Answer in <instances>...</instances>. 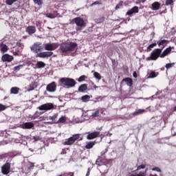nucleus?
<instances>
[{
  "label": "nucleus",
  "mask_w": 176,
  "mask_h": 176,
  "mask_svg": "<svg viewBox=\"0 0 176 176\" xmlns=\"http://www.w3.org/2000/svg\"><path fill=\"white\" fill-rule=\"evenodd\" d=\"M156 76H157V74H156V72H151L148 75V78H156Z\"/></svg>",
  "instance_id": "nucleus-35"
},
{
  "label": "nucleus",
  "mask_w": 176,
  "mask_h": 176,
  "mask_svg": "<svg viewBox=\"0 0 176 176\" xmlns=\"http://www.w3.org/2000/svg\"><path fill=\"white\" fill-rule=\"evenodd\" d=\"M78 47V44L74 42L63 43L60 45V50L62 53H69V52H75Z\"/></svg>",
  "instance_id": "nucleus-1"
},
{
  "label": "nucleus",
  "mask_w": 176,
  "mask_h": 176,
  "mask_svg": "<svg viewBox=\"0 0 176 176\" xmlns=\"http://www.w3.org/2000/svg\"><path fill=\"white\" fill-rule=\"evenodd\" d=\"M144 168H145V165L144 164H142V165L138 166L137 171H138V170H142Z\"/></svg>",
  "instance_id": "nucleus-49"
},
{
  "label": "nucleus",
  "mask_w": 176,
  "mask_h": 176,
  "mask_svg": "<svg viewBox=\"0 0 176 176\" xmlns=\"http://www.w3.org/2000/svg\"><path fill=\"white\" fill-rule=\"evenodd\" d=\"M58 47V44L56 43H47L45 45V50H47L48 52H53V50H56Z\"/></svg>",
  "instance_id": "nucleus-8"
},
{
  "label": "nucleus",
  "mask_w": 176,
  "mask_h": 176,
  "mask_svg": "<svg viewBox=\"0 0 176 176\" xmlns=\"http://www.w3.org/2000/svg\"><path fill=\"white\" fill-rule=\"evenodd\" d=\"M144 112H145V109H140L133 113V116H136V115H141V113H144Z\"/></svg>",
  "instance_id": "nucleus-31"
},
{
  "label": "nucleus",
  "mask_w": 176,
  "mask_h": 176,
  "mask_svg": "<svg viewBox=\"0 0 176 176\" xmlns=\"http://www.w3.org/2000/svg\"><path fill=\"white\" fill-rule=\"evenodd\" d=\"M36 68H45L46 67V64L42 61H38L35 65Z\"/></svg>",
  "instance_id": "nucleus-26"
},
{
  "label": "nucleus",
  "mask_w": 176,
  "mask_h": 176,
  "mask_svg": "<svg viewBox=\"0 0 176 176\" xmlns=\"http://www.w3.org/2000/svg\"><path fill=\"white\" fill-rule=\"evenodd\" d=\"M1 60L3 61V63H12L14 58L13 56L10 55L9 54H5L2 56Z\"/></svg>",
  "instance_id": "nucleus-12"
},
{
  "label": "nucleus",
  "mask_w": 176,
  "mask_h": 176,
  "mask_svg": "<svg viewBox=\"0 0 176 176\" xmlns=\"http://www.w3.org/2000/svg\"><path fill=\"white\" fill-rule=\"evenodd\" d=\"M20 91V88L17 87H13L10 89V94H19Z\"/></svg>",
  "instance_id": "nucleus-25"
},
{
  "label": "nucleus",
  "mask_w": 176,
  "mask_h": 176,
  "mask_svg": "<svg viewBox=\"0 0 176 176\" xmlns=\"http://www.w3.org/2000/svg\"><path fill=\"white\" fill-rule=\"evenodd\" d=\"M53 56L52 52H43L38 53L36 57H39L40 58H46L47 57H52Z\"/></svg>",
  "instance_id": "nucleus-11"
},
{
  "label": "nucleus",
  "mask_w": 176,
  "mask_h": 176,
  "mask_svg": "<svg viewBox=\"0 0 176 176\" xmlns=\"http://www.w3.org/2000/svg\"><path fill=\"white\" fill-rule=\"evenodd\" d=\"M36 27H41V25H42V23L40 21H36Z\"/></svg>",
  "instance_id": "nucleus-54"
},
{
  "label": "nucleus",
  "mask_w": 176,
  "mask_h": 176,
  "mask_svg": "<svg viewBox=\"0 0 176 176\" xmlns=\"http://www.w3.org/2000/svg\"><path fill=\"white\" fill-rule=\"evenodd\" d=\"M70 176H74V173H69Z\"/></svg>",
  "instance_id": "nucleus-60"
},
{
  "label": "nucleus",
  "mask_w": 176,
  "mask_h": 176,
  "mask_svg": "<svg viewBox=\"0 0 176 176\" xmlns=\"http://www.w3.org/2000/svg\"><path fill=\"white\" fill-rule=\"evenodd\" d=\"M39 111H50L54 109V104L53 103H45L38 107Z\"/></svg>",
  "instance_id": "nucleus-6"
},
{
  "label": "nucleus",
  "mask_w": 176,
  "mask_h": 176,
  "mask_svg": "<svg viewBox=\"0 0 176 176\" xmlns=\"http://www.w3.org/2000/svg\"><path fill=\"white\" fill-rule=\"evenodd\" d=\"M87 175V176L90 175V172L88 171V172L87 173V175Z\"/></svg>",
  "instance_id": "nucleus-58"
},
{
  "label": "nucleus",
  "mask_w": 176,
  "mask_h": 176,
  "mask_svg": "<svg viewBox=\"0 0 176 176\" xmlns=\"http://www.w3.org/2000/svg\"><path fill=\"white\" fill-rule=\"evenodd\" d=\"M0 52H1V53H6V52L9 50V47L3 43H0Z\"/></svg>",
  "instance_id": "nucleus-21"
},
{
  "label": "nucleus",
  "mask_w": 176,
  "mask_h": 176,
  "mask_svg": "<svg viewBox=\"0 0 176 176\" xmlns=\"http://www.w3.org/2000/svg\"><path fill=\"white\" fill-rule=\"evenodd\" d=\"M18 0H6V5H8L9 6H12L14 2H17Z\"/></svg>",
  "instance_id": "nucleus-32"
},
{
  "label": "nucleus",
  "mask_w": 176,
  "mask_h": 176,
  "mask_svg": "<svg viewBox=\"0 0 176 176\" xmlns=\"http://www.w3.org/2000/svg\"><path fill=\"white\" fill-rule=\"evenodd\" d=\"M46 90L50 93H54V91L57 90V85H56V82H52L48 84L46 87Z\"/></svg>",
  "instance_id": "nucleus-10"
},
{
  "label": "nucleus",
  "mask_w": 176,
  "mask_h": 176,
  "mask_svg": "<svg viewBox=\"0 0 176 176\" xmlns=\"http://www.w3.org/2000/svg\"><path fill=\"white\" fill-rule=\"evenodd\" d=\"M20 55V51L17 50L14 52V56H19Z\"/></svg>",
  "instance_id": "nucleus-51"
},
{
  "label": "nucleus",
  "mask_w": 176,
  "mask_h": 176,
  "mask_svg": "<svg viewBox=\"0 0 176 176\" xmlns=\"http://www.w3.org/2000/svg\"><path fill=\"white\" fill-rule=\"evenodd\" d=\"M123 5V1H120L119 3L116 6V10H118V9H120V6Z\"/></svg>",
  "instance_id": "nucleus-46"
},
{
  "label": "nucleus",
  "mask_w": 176,
  "mask_h": 176,
  "mask_svg": "<svg viewBox=\"0 0 176 176\" xmlns=\"http://www.w3.org/2000/svg\"><path fill=\"white\" fill-rule=\"evenodd\" d=\"M133 78H138V76L137 74V72H133Z\"/></svg>",
  "instance_id": "nucleus-55"
},
{
  "label": "nucleus",
  "mask_w": 176,
  "mask_h": 176,
  "mask_svg": "<svg viewBox=\"0 0 176 176\" xmlns=\"http://www.w3.org/2000/svg\"><path fill=\"white\" fill-rule=\"evenodd\" d=\"M138 12H140V10H138V7L134 6L126 12V14L128 16H131V14H133V13H138Z\"/></svg>",
  "instance_id": "nucleus-19"
},
{
  "label": "nucleus",
  "mask_w": 176,
  "mask_h": 176,
  "mask_svg": "<svg viewBox=\"0 0 176 176\" xmlns=\"http://www.w3.org/2000/svg\"><path fill=\"white\" fill-rule=\"evenodd\" d=\"M16 45V46H18V47H21V49H24V44H23L22 43L17 42Z\"/></svg>",
  "instance_id": "nucleus-44"
},
{
  "label": "nucleus",
  "mask_w": 176,
  "mask_h": 176,
  "mask_svg": "<svg viewBox=\"0 0 176 176\" xmlns=\"http://www.w3.org/2000/svg\"><path fill=\"white\" fill-rule=\"evenodd\" d=\"M98 137H100V132L94 131L89 133L87 135V140H94V138H98Z\"/></svg>",
  "instance_id": "nucleus-14"
},
{
  "label": "nucleus",
  "mask_w": 176,
  "mask_h": 176,
  "mask_svg": "<svg viewBox=\"0 0 176 176\" xmlns=\"http://www.w3.org/2000/svg\"><path fill=\"white\" fill-rule=\"evenodd\" d=\"M57 116H58V115L54 114V116H50L49 118V119H50V120H52V122H54V123L57 124H58Z\"/></svg>",
  "instance_id": "nucleus-28"
},
{
  "label": "nucleus",
  "mask_w": 176,
  "mask_h": 176,
  "mask_svg": "<svg viewBox=\"0 0 176 176\" xmlns=\"http://www.w3.org/2000/svg\"><path fill=\"white\" fill-rule=\"evenodd\" d=\"M174 112H176V106L173 108Z\"/></svg>",
  "instance_id": "nucleus-57"
},
{
  "label": "nucleus",
  "mask_w": 176,
  "mask_h": 176,
  "mask_svg": "<svg viewBox=\"0 0 176 176\" xmlns=\"http://www.w3.org/2000/svg\"><path fill=\"white\" fill-rule=\"evenodd\" d=\"M34 3H36L37 5H38V6H41V5H42V3H43V0H33Z\"/></svg>",
  "instance_id": "nucleus-40"
},
{
  "label": "nucleus",
  "mask_w": 176,
  "mask_h": 176,
  "mask_svg": "<svg viewBox=\"0 0 176 176\" xmlns=\"http://www.w3.org/2000/svg\"><path fill=\"white\" fill-rule=\"evenodd\" d=\"M173 3H174L173 0H166V6H168V5H173Z\"/></svg>",
  "instance_id": "nucleus-43"
},
{
  "label": "nucleus",
  "mask_w": 176,
  "mask_h": 176,
  "mask_svg": "<svg viewBox=\"0 0 176 176\" xmlns=\"http://www.w3.org/2000/svg\"><path fill=\"white\" fill-rule=\"evenodd\" d=\"M60 82L64 87L70 89L71 87H75L76 86V81L74 78H61Z\"/></svg>",
  "instance_id": "nucleus-3"
},
{
  "label": "nucleus",
  "mask_w": 176,
  "mask_h": 176,
  "mask_svg": "<svg viewBox=\"0 0 176 176\" xmlns=\"http://www.w3.org/2000/svg\"><path fill=\"white\" fill-rule=\"evenodd\" d=\"M42 43H34L32 47H31V51L33 52L34 53H39L43 47L41 46Z\"/></svg>",
  "instance_id": "nucleus-9"
},
{
  "label": "nucleus",
  "mask_w": 176,
  "mask_h": 176,
  "mask_svg": "<svg viewBox=\"0 0 176 176\" xmlns=\"http://www.w3.org/2000/svg\"><path fill=\"white\" fill-rule=\"evenodd\" d=\"M162 54V49L156 48L151 53L150 56L147 58V60H151L152 61H156Z\"/></svg>",
  "instance_id": "nucleus-4"
},
{
  "label": "nucleus",
  "mask_w": 176,
  "mask_h": 176,
  "mask_svg": "<svg viewBox=\"0 0 176 176\" xmlns=\"http://www.w3.org/2000/svg\"><path fill=\"white\" fill-rule=\"evenodd\" d=\"M153 171H157V173H162V169L159 167H155L153 169Z\"/></svg>",
  "instance_id": "nucleus-48"
},
{
  "label": "nucleus",
  "mask_w": 176,
  "mask_h": 176,
  "mask_svg": "<svg viewBox=\"0 0 176 176\" xmlns=\"http://www.w3.org/2000/svg\"><path fill=\"white\" fill-rule=\"evenodd\" d=\"M142 3H144V2H146V0H141Z\"/></svg>",
  "instance_id": "nucleus-61"
},
{
  "label": "nucleus",
  "mask_w": 176,
  "mask_h": 176,
  "mask_svg": "<svg viewBox=\"0 0 176 176\" xmlns=\"http://www.w3.org/2000/svg\"><path fill=\"white\" fill-rule=\"evenodd\" d=\"M104 155H105V153H102L101 157H102Z\"/></svg>",
  "instance_id": "nucleus-59"
},
{
  "label": "nucleus",
  "mask_w": 176,
  "mask_h": 176,
  "mask_svg": "<svg viewBox=\"0 0 176 176\" xmlns=\"http://www.w3.org/2000/svg\"><path fill=\"white\" fill-rule=\"evenodd\" d=\"M87 77H86V76H85V75H82V76H80L79 77V78H78V82H85V80H86V78H87Z\"/></svg>",
  "instance_id": "nucleus-37"
},
{
  "label": "nucleus",
  "mask_w": 176,
  "mask_h": 176,
  "mask_svg": "<svg viewBox=\"0 0 176 176\" xmlns=\"http://www.w3.org/2000/svg\"><path fill=\"white\" fill-rule=\"evenodd\" d=\"M69 24H76V31H80L82 28L86 27V22L80 16L72 19Z\"/></svg>",
  "instance_id": "nucleus-2"
},
{
  "label": "nucleus",
  "mask_w": 176,
  "mask_h": 176,
  "mask_svg": "<svg viewBox=\"0 0 176 176\" xmlns=\"http://www.w3.org/2000/svg\"><path fill=\"white\" fill-rule=\"evenodd\" d=\"M33 140H34L35 142L41 141V138H39V136H34Z\"/></svg>",
  "instance_id": "nucleus-50"
},
{
  "label": "nucleus",
  "mask_w": 176,
  "mask_h": 176,
  "mask_svg": "<svg viewBox=\"0 0 176 176\" xmlns=\"http://www.w3.org/2000/svg\"><path fill=\"white\" fill-rule=\"evenodd\" d=\"M174 65H175V63H166L165 65V67L166 68V69H170V68H173V67H174Z\"/></svg>",
  "instance_id": "nucleus-34"
},
{
  "label": "nucleus",
  "mask_w": 176,
  "mask_h": 176,
  "mask_svg": "<svg viewBox=\"0 0 176 176\" xmlns=\"http://www.w3.org/2000/svg\"><path fill=\"white\" fill-rule=\"evenodd\" d=\"M98 116H100V111H96L95 113H92V117L93 118H98Z\"/></svg>",
  "instance_id": "nucleus-41"
},
{
  "label": "nucleus",
  "mask_w": 176,
  "mask_h": 176,
  "mask_svg": "<svg viewBox=\"0 0 176 176\" xmlns=\"http://www.w3.org/2000/svg\"><path fill=\"white\" fill-rule=\"evenodd\" d=\"M46 17H48V19H56L57 16H58V13H57V11H54V13H47L45 14Z\"/></svg>",
  "instance_id": "nucleus-24"
},
{
  "label": "nucleus",
  "mask_w": 176,
  "mask_h": 176,
  "mask_svg": "<svg viewBox=\"0 0 176 176\" xmlns=\"http://www.w3.org/2000/svg\"><path fill=\"white\" fill-rule=\"evenodd\" d=\"M161 6L162 5L160 4V3H159V1H155L151 5L152 10H159Z\"/></svg>",
  "instance_id": "nucleus-22"
},
{
  "label": "nucleus",
  "mask_w": 176,
  "mask_h": 176,
  "mask_svg": "<svg viewBox=\"0 0 176 176\" xmlns=\"http://www.w3.org/2000/svg\"><path fill=\"white\" fill-rule=\"evenodd\" d=\"M10 163L6 162L1 166V173L3 175H8L10 173Z\"/></svg>",
  "instance_id": "nucleus-7"
},
{
  "label": "nucleus",
  "mask_w": 176,
  "mask_h": 176,
  "mask_svg": "<svg viewBox=\"0 0 176 176\" xmlns=\"http://www.w3.org/2000/svg\"><path fill=\"white\" fill-rule=\"evenodd\" d=\"M94 76L96 79H98L99 80L101 79V74L97 72L94 73Z\"/></svg>",
  "instance_id": "nucleus-36"
},
{
  "label": "nucleus",
  "mask_w": 176,
  "mask_h": 176,
  "mask_svg": "<svg viewBox=\"0 0 176 176\" xmlns=\"http://www.w3.org/2000/svg\"><path fill=\"white\" fill-rule=\"evenodd\" d=\"M80 135L79 134H74L72 137L69 138L67 141L65 142L64 145H73L75 141L79 140Z\"/></svg>",
  "instance_id": "nucleus-5"
},
{
  "label": "nucleus",
  "mask_w": 176,
  "mask_h": 176,
  "mask_svg": "<svg viewBox=\"0 0 176 176\" xmlns=\"http://www.w3.org/2000/svg\"><path fill=\"white\" fill-rule=\"evenodd\" d=\"M147 171H148V169H146L145 171H141L138 175H136V176H146Z\"/></svg>",
  "instance_id": "nucleus-38"
},
{
  "label": "nucleus",
  "mask_w": 176,
  "mask_h": 176,
  "mask_svg": "<svg viewBox=\"0 0 176 176\" xmlns=\"http://www.w3.org/2000/svg\"><path fill=\"white\" fill-rule=\"evenodd\" d=\"M21 68H23V65H19L14 67V71H20Z\"/></svg>",
  "instance_id": "nucleus-47"
},
{
  "label": "nucleus",
  "mask_w": 176,
  "mask_h": 176,
  "mask_svg": "<svg viewBox=\"0 0 176 176\" xmlns=\"http://www.w3.org/2000/svg\"><path fill=\"white\" fill-rule=\"evenodd\" d=\"M102 1H95L93 3H91V6H94V5H102Z\"/></svg>",
  "instance_id": "nucleus-42"
},
{
  "label": "nucleus",
  "mask_w": 176,
  "mask_h": 176,
  "mask_svg": "<svg viewBox=\"0 0 176 176\" xmlns=\"http://www.w3.org/2000/svg\"><path fill=\"white\" fill-rule=\"evenodd\" d=\"M35 89V84L32 83L29 85V87L28 88V91H32V90Z\"/></svg>",
  "instance_id": "nucleus-33"
},
{
  "label": "nucleus",
  "mask_w": 176,
  "mask_h": 176,
  "mask_svg": "<svg viewBox=\"0 0 176 176\" xmlns=\"http://www.w3.org/2000/svg\"><path fill=\"white\" fill-rule=\"evenodd\" d=\"M7 107L6 105H3L0 103V112H2V111H5Z\"/></svg>",
  "instance_id": "nucleus-45"
},
{
  "label": "nucleus",
  "mask_w": 176,
  "mask_h": 176,
  "mask_svg": "<svg viewBox=\"0 0 176 176\" xmlns=\"http://www.w3.org/2000/svg\"><path fill=\"white\" fill-rule=\"evenodd\" d=\"M81 100L82 102H87L90 100V96L89 95L82 96Z\"/></svg>",
  "instance_id": "nucleus-29"
},
{
  "label": "nucleus",
  "mask_w": 176,
  "mask_h": 176,
  "mask_svg": "<svg viewBox=\"0 0 176 176\" xmlns=\"http://www.w3.org/2000/svg\"><path fill=\"white\" fill-rule=\"evenodd\" d=\"M169 42L170 41H168V40H161L157 42V45H158L159 47H161L160 49H161L162 51L163 49L166 47V45H167V43H169Z\"/></svg>",
  "instance_id": "nucleus-15"
},
{
  "label": "nucleus",
  "mask_w": 176,
  "mask_h": 176,
  "mask_svg": "<svg viewBox=\"0 0 176 176\" xmlns=\"http://www.w3.org/2000/svg\"><path fill=\"white\" fill-rule=\"evenodd\" d=\"M34 123L31 122H24L21 124V127L23 129H32V127H34Z\"/></svg>",
  "instance_id": "nucleus-17"
},
{
  "label": "nucleus",
  "mask_w": 176,
  "mask_h": 176,
  "mask_svg": "<svg viewBox=\"0 0 176 176\" xmlns=\"http://www.w3.org/2000/svg\"><path fill=\"white\" fill-rule=\"evenodd\" d=\"M156 46H157V43H151V44H150V45L147 47L146 51L147 52H151V51H152V49H153V47H156Z\"/></svg>",
  "instance_id": "nucleus-27"
},
{
  "label": "nucleus",
  "mask_w": 176,
  "mask_h": 176,
  "mask_svg": "<svg viewBox=\"0 0 176 176\" xmlns=\"http://www.w3.org/2000/svg\"><path fill=\"white\" fill-rule=\"evenodd\" d=\"M172 49L173 48L171 47H168V48L165 49L163 51V52L161 53L160 58H164V57H166V56H168V54H170V53H171Z\"/></svg>",
  "instance_id": "nucleus-16"
},
{
  "label": "nucleus",
  "mask_w": 176,
  "mask_h": 176,
  "mask_svg": "<svg viewBox=\"0 0 176 176\" xmlns=\"http://www.w3.org/2000/svg\"><path fill=\"white\" fill-rule=\"evenodd\" d=\"M31 119H32L33 120H35V119H37V118H38V116H36V115H33V116H32L31 117Z\"/></svg>",
  "instance_id": "nucleus-52"
},
{
  "label": "nucleus",
  "mask_w": 176,
  "mask_h": 176,
  "mask_svg": "<svg viewBox=\"0 0 176 176\" xmlns=\"http://www.w3.org/2000/svg\"><path fill=\"white\" fill-rule=\"evenodd\" d=\"M87 90V84H82L78 87V91L79 93H85Z\"/></svg>",
  "instance_id": "nucleus-23"
},
{
  "label": "nucleus",
  "mask_w": 176,
  "mask_h": 176,
  "mask_svg": "<svg viewBox=\"0 0 176 176\" xmlns=\"http://www.w3.org/2000/svg\"><path fill=\"white\" fill-rule=\"evenodd\" d=\"M34 167V164L33 163H30V165L29 166L30 170H31V168H32Z\"/></svg>",
  "instance_id": "nucleus-56"
},
{
  "label": "nucleus",
  "mask_w": 176,
  "mask_h": 176,
  "mask_svg": "<svg viewBox=\"0 0 176 176\" xmlns=\"http://www.w3.org/2000/svg\"><path fill=\"white\" fill-rule=\"evenodd\" d=\"M104 20H105V18L104 16H101L96 19V23H103V21H104Z\"/></svg>",
  "instance_id": "nucleus-39"
},
{
  "label": "nucleus",
  "mask_w": 176,
  "mask_h": 176,
  "mask_svg": "<svg viewBox=\"0 0 176 176\" xmlns=\"http://www.w3.org/2000/svg\"><path fill=\"white\" fill-rule=\"evenodd\" d=\"M124 82H126V86L131 87L133 86V78L126 77L122 80L120 85H124Z\"/></svg>",
  "instance_id": "nucleus-13"
},
{
  "label": "nucleus",
  "mask_w": 176,
  "mask_h": 176,
  "mask_svg": "<svg viewBox=\"0 0 176 176\" xmlns=\"http://www.w3.org/2000/svg\"><path fill=\"white\" fill-rule=\"evenodd\" d=\"M67 122V117L62 116L58 120V123H65Z\"/></svg>",
  "instance_id": "nucleus-30"
},
{
  "label": "nucleus",
  "mask_w": 176,
  "mask_h": 176,
  "mask_svg": "<svg viewBox=\"0 0 176 176\" xmlns=\"http://www.w3.org/2000/svg\"><path fill=\"white\" fill-rule=\"evenodd\" d=\"M26 32H28L29 35H32V34L36 32V28H35V26H28L26 28Z\"/></svg>",
  "instance_id": "nucleus-18"
},
{
  "label": "nucleus",
  "mask_w": 176,
  "mask_h": 176,
  "mask_svg": "<svg viewBox=\"0 0 176 176\" xmlns=\"http://www.w3.org/2000/svg\"><path fill=\"white\" fill-rule=\"evenodd\" d=\"M65 154H67V151H65V149H62L60 152V155H65Z\"/></svg>",
  "instance_id": "nucleus-53"
},
{
  "label": "nucleus",
  "mask_w": 176,
  "mask_h": 176,
  "mask_svg": "<svg viewBox=\"0 0 176 176\" xmlns=\"http://www.w3.org/2000/svg\"><path fill=\"white\" fill-rule=\"evenodd\" d=\"M97 144V142L93 141V142H87L85 144V149H92V148L94 147V145Z\"/></svg>",
  "instance_id": "nucleus-20"
}]
</instances>
